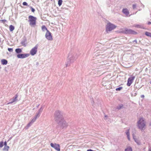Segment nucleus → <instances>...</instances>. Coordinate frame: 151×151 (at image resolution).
I'll list each match as a JSON object with an SVG mask.
<instances>
[{
    "instance_id": "1",
    "label": "nucleus",
    "mask_w": 151,
    "mask_h": 151,
    "mask_svg": "<svg viewBox=\"0 0 151 151\" xmlns=\"http://www.w3.org/2000/svg\"><path fill=\"white\" fill-rule=\"evenodd\" d=\"M145 125V122L144 119L143 118H139L137 122V126L141 130H143L144 129Z\"/></svg>"
},
{
    "instance_id": "2",
    "label": "nucleus",
    "mask_w": 151,
    "mask_h": 151,
    "mask_svg": "<svg viewBox=\"0 0 151 151\" xmlns=\"http://www.w3.org/2000/svg\"><path fill=\"white\" fill-rule=\"evenodd\" d=\"M54 117L55 120L57 122L63 119L62 113L61 111L58 110L55 111L54 113Z\"/></svg>"
},
{
    "instance_id": "3",
    "label": "nucleus",
    "mask_w": 151,
    "mask_h": 151,
    "mask_svg": "<svg viewBox=\"0 0 151 151\" xmlns=\"http://www.w3.org/2000/svg\"><path fill=\"white\" fill-rule=\"evenodd\" d=\"M78 57V55L76 53L71 52L69 53L68 58L70 62L73 63Z\"/></svg>"
},
{
    "instance_id": "4",
    "label": "nucleus",
    "mask_w": 151,
    "mask_h": 151,
    "mask_svg": "<svg viewBox=\"0 0 151 151\" xmlns=\"http://www.w3.org/2000/svg\"><path fill=\"white\" fill-rule=\"evenodd\" d=\"M28 22L29 24L31 27H34L36 24L37 18L32 15H29L28 17Z\"/></svg>"
},
{
    "instance_id": "5",
    "label": "nucleus",
    "mask_w": 151,
    "mask_h": 151,
    "mask_svg": "<svg viewBox=\"0 0 151 151\" xmlns=\"http://www.w3.org/2000/svg\"><path fill=\"white\" fill-rule=\"evenodd\" d=\"M116 26L114 25L110 22H109L107 24L106 26V32L109 33L112 30H113L116 27Z\"/></svg>"
},
{
    "instance_id": "6",
    "label": "nucleus",
    "mask_w": 151,
    "mask_h": 151,
    "mask_svg": "<svg viewBox=\"0 0 151 151\" xmlns=\"http://www.w3.org/2000/svg\"><path fill=\"white\" fill-rule=\"evenodd\" d=\"M121 32L127 34H133L136 35L137 34V32L132 29H127L126 28L125 29L122 30Z\"/></svg>"
},
{
    "instance_id": "7",
    "label": "nucleus",
    "mask_w": 151,
    "mask_h": 151,
    "mask_svg": "<svg viewBox=\"0 0 151 151\" xmlns=\"http://www.w3.org/2000/svg\"><path fill=\"white\" fill-rule=\"evenodd\" d=\"M58 122V125L63 129L67 127L68 126L67 124L63 119Z\"/></svg>"
},
{
    "instance_id": "8",
    "label": "nucleus",
    "mask_w": 151,
    "mask_h": 151,
    "mask_svg": "<svg viewBox=\"0 0 151 151\" xmlns=\"http://www.w3.org/2000/svg\"><path fill=\"white\" fill-rule=\"evenodd\" d=\"M38 45H37L35 46L32 48L30 51V53L32 55H34L36 54L38 47Z\"/></svg>"
},
{
    "instance_id": "9",
    "label": "nucleus",
    "mask_w": 151,
    "mask_h": 151,
    "mask_svg": "<svg viewBox=\"0 0 151 151\" xmlns=\"http://www.w3.org/2000/svg\"><path fill=\"white\" fill-rule=\"evenodd\" d=\"M50 145L52 147L54 148L57 150L58 151H60V146L59 144L56 143L53 144L52 143H51Z\"/></svg>"
},
{
    "instance_id": "10",
    "label": "nucleus",
    "mask_w": 151,
    "mask_h": 151,
    "mask_svg": "<svg viewBox=\"0 0 151 151\" xmlns=\"http://www.w3.org/2000/svg\"><path fill=\"white\" fill-rule=\"evenodd\" d=\"M45 36L46 39L48 40H52L51 33L48 30H47V31L46 32Z\"/></svg>"
},
{
    "instance_id": "11",
    "label": "nucleus",
    "mask_w": 151,
    "mask_h": 151,
    "mask_svg": "<svg viewBox=\"0 0 151 151\" xmlns=\"http://www.w3.org/2000/svg\"><path fill=\"white\" fill-rule=\"evenodd\" d=\"M135 76H133L131 77L128 78L127 80V85L128 86H130L131 84L132 83L133 80L135 78Z\"/></svg>"
},
{
    "instance_id": "12",
    "label": "nucleus",
    "mask_w": 151,
    "mask_h": 151,
    "mask_svg": "<svg viewBox=\"0 0 151 151\" xmlns=\"http://www.w3.org/2000/svg\"><path fill=\"white\" fill-rule=\"evenodd\" d=\"M28 54H19L17 55V57L20 58H24L27 57L29 56Z\"/></svg>"
},
{
    "instance_id": "13",
    "label": "nucleus",
    "mask_w": 151,
    "mask_h": 151,
    "mask_svg": "<svg viewBox=\"0 0 151 151\" xmlns=\"http://www.w3.org/2000/svg\"><path fill=\"white\" fill-rule=\"evenodd\" d=\"M18 95L17 94H16L15 95L14 97L12 99V101L8 103L7 104H12L15 101H17V98L18 97Z\"/></svg>"
},
{
    "instance_id": "14",
    "label": "nucleus",
    "mask_w": 151,
    "mask_h": 151,
    "mask_svg": "<svg viewBox=\"0 0 151 151\" xmlns=\"http://www.w3.org/2000/svg\"><path fill=\"white\" fill-rule=\"evenodd\" d=\"M122 12L127 16H128L129 14V12L128 10L127 9H122Z\"/></svg>"
},
{
    "instance_id": "15",
    "label": "nucleus",
    "mask_w": 151,
    "mask_h": 151,
    "mask_svg": "<svg viewBox=\"0 0 151 151\" xmlns=\"http://www.w3.org/2000/svg\"><path fill=\"white\" fill-rule=\"evenodd\" d=\"M109 84V82L108 81H103L102 82V85L104 86H106Z\"/></svg>"
},
{
    "instance_id": "16",
    "label": "nucleus",
    "mask_w": 151,
    "mask_h": 151,
    "mask_svg": "<svg viewBox=\"0 0 151 151\" xmlns=\"http://www.w3.org/2000/svg\"><path fill=\"white\" fill-rule=\"evenodd\" d=\"M133 138L134 139L135 141L137 143L138 145H140V142L137 139L135 138V136L134 134H132Z\"/></svg>"
},
{
    "instance_id": "17",
    "label": "nucleus",
    "mask_w": 151,
    "mask_h": 151,
    "mask_svg": "<svg viewBox=\"0 0 151 151\" xmlns=\"http://www.w3.org/2000/svg\"><path fill=\"white\" fill-rule=\"evenodd\" d=\"M1 63L3 65H6L7 63V61L5 59H3L1 60Z\"/></svg>"
},
{
    "instance_id": "18",
    "label": "nucleus",
    "mask_w": 151,
    "mask_h": 151,
    "mask_svg": "<svg viewBox=\"0 0 151 151\" xmlns=\"http://www.w3.org/2000/svg\"><path fill=\"white\" fill-rule=\"evenodd\" d=\"M126 134H127V138L129 140H130V136H129L130 133H129V129H128L127 131V132H126Z\"/></svg>"
},
{
    "instance_id": "19",
    "label": "nucleus",
    "mask_w": 151,
    "mask_h": 151,
    "mask_svg": "<svg viewBox=\"0 0 151 151\" xmlns=\"http://www.w3.org/2000/svg\"><path fill=\"white\" fill-rule=\"evenodd\" d=\"M126 134H127V138L129 140H130V136H129L130 133H129V129H128L127 131V132H126Z\"/></svg>"
},
{
    "instance_id": "20",
    "label": "nucleus",
    "mask_w": 151,
    "mask_h": 151,
    "mask_svg": "<svg viewBox=\"0 0 151 151\" xmlns=\"http://www.w3.org/2000/svg\"><path fill=\"white\" fill-rule=\"evenodd\" d=\"M124 151H132V150L131 147L128 146L125 149Z\"/></svg>"
},
{
    "instance_id": "21",
    "label": "nucleus",
    "mask_w": 151,
    "mask_h": 151,
    "mask_svg": "<svg viewBox=\"0 0 151 151\" xmlns=\"http://www.w3.org/2000/svg\"><path fill=\"white\" fill-rule=\"evenodd\" d=\"M15 52L17 53H19L22 52V50L20 48H17L16 49Z\"/></svg>"
},
{
    "instance_id": "22",
    "label": "nucleus",
    "mask_w": 151,
    "mask_h": 151,
    "mask_svg": "<svg viewBox=\"0 0 151 151\" xmlns=\"http://www.w3.org/2000/svg\"><path fill=\"white\" fill-rule=\"evenodd\" d=\"M71 63L70 62V60H69L68 59V60L65 63V65L66 67H67L68 66L70 65V63Z\"/></svg>"
},
{
    "instance_id": "23",
    "label": "nucleus",
    "mask_w": 151,
    "mask_h": 151,
    "mask_svg": "<svg viewBox=\"0 0 151 151\" xmlns=\"http://www.w3.org/2000/svg\"><path fill=\"white\" fill-rule=\"evenodd\" d=\"M9 28L10 31L11 32H12V31H13L14 29V26H13V25H11L9 26Z\"/></svg>"
},
{
    "instance_id": "24",
    "label": "nucleus",
    "mask_w": 151,
    "mask_h": 151,
    "mask_svg": "<svg viewBox=\"0 0 151 151\" xmlns=\"http://www.w3.org/2000/svg\"><path fill=\"white\" fill-rule=\"evenodd\" d=\"M9 148V147L8 146H4V148L3 149V150L7 151L8 150Z\"/></svg>"
},
{
    "instance_id": "25",
    "label": "nucleus",
    "mask_w": 151,
    "mask_h": 151,
    "mask_svg": "<svg viewBox=\"0 0 151 151\" xmlns=\"http://www.w3.org/2000/svg\"><path fill=\"white\" fill-rule=\"evenodd\" d=\"M42 30L43 31H45V30H46L47 32V30H48L45 26H42Z\"/></svg>"
},
{
    "instance_id": "26",
    "label": "nucleus",
    "mask_w": 151,
    "mask_h": 151,
    "mask_svg": "<svg viewBox=\"0 0 151 151\" xmlns=\"http://www.w3.org/2000/svg\"><path fill=\"white\" fill-rule=\"evenodd\" d=\"M145 34L146 36L151 37V33L147 32H145Z\"/></svg>"
},
{
    "instance_id": "27",
    "label": "nucleus",
    "mask_w": 151,
    "mask_h": 151,
    "mask_svg": "<svg viewBox=\"0 0 151 151\" xmlns=\"http://www.w3.org/2000/svg\"><path fill=\"white\" fill-rule=\"evenodd\" d=\"M123 107V105L122 104H120L119 105L117 106L116 109L118 110L121 109Z\"/></svg>"
},
{
    "instance_id": "28",
    "label": "nucleus",
    "mask_w": 151,
    "mask_h": 151,
    "mask_svg": "<svg viewBox=\"0 0 151 151\" xmlns=\"http://www.w3.org/2000/svg\"><path fill=\"white\" fill-rule=\"evenodd\" d=\"M63 1L62 0H59L58 1V4L59 6H60L62 4Z\"/></svg>"
},
{
    "instance_id": "29",
    "label": "nucleus",
    "mask_w": 151,
    "mask_h": 151,
    "mask_svg": "<svg viewBox=\"0 0 151 151\" xmlns=\"http://www.w3.org/2000/svg\"><path fill=\"white\" fill-rule=\"evenodd\" d=\"M43 110V108H42V107H41L39 110L38 112L37 113H39L40 114L42 112Z\"/></svg>"
},
{
    "instance_id": "30",
    "label": "nucleus",
    "mask_w": 151,
    "mask_h": 151,
    "mask_svg": "<svg viewBox=\"0 0 151 151\" xmlns=\"http://www.w3.org/2000/svg\"><path fill=\"white\" fill-rule=\"evenodd\" d=\"M123 88L122 87H120L119 88H117L116 89V91H119L122 89Z\"/></svg>"
},
{
    "instance_id": "31",
    "label": "nucleus",
    "mask_w": 151,
    "mask_h": 151,
    "mask_svg": "<svg viewBox=\"0 0 151 151\" xmlns=\"http://www.w3.org/2000/svg\"><path fill=\"white\" fill-rule=\"evenodd\" d=\"M37 119V118L34 117L31 121L32 123H33V122H34L36 121Z\"/></svg>"
},
{
    "instance_id": "32",
    "label": "nucleus",
    "mask_w": 151,
    "mask_h": 151,
    "mask_svg": "<svg viewBox=\"0 0 151 151\" xmlns=\"http://www.w3.org/2000/svg\"><path fill=\"white\" fill-rule=\"evenodd\" d=\"M3 142L2 141H1L0 142V148L2 147L3 146Z\"/></svg>"
},
{
    "instance_id": "33",
    "label": "nucleus",
    "mask_w": 151,
    "mask_h": 151,
    "mask_svg": "<svg viewBox=\"0 0 151 151\" xmlns=\"http://www.w3.org/2000/svg\"><path fill=\"white\" fill-rule=\"evenodd\" d=\"M40 116V114H39L38 113H37L36 115H35V117H36V118H37L39 117Z\"/></svg>"
},
{
    "instance_id": "34",
    "label": "nucleus",
    "mask_w": 151,
    "mask_h": 151,
    "mask_svg": "<svg viewBox=\"0 0 151 151\" xmlns=\"http://www.w3.org/2000/svg\"><path fill=\"white\" fill-rule=\"evenodd\" d=\"M32 122H29L27 124V127H29L31 126V125L32 124Z\"/></svg>"
},
{
    "instance_id": "35",
    "label": "nucleus",
    "mask_w": 151,
    "mask_h": 151,
    "mask_svg": "<svg viewBox=\"0 0 151 151\" xmlns=\"http://www.w3.org/2000/svg\"><path fill=\"white\" fill-rule=\"evenodd\" d=\"M30 9H31L32 11V12H34L35 11V9L33 8L32 6H30Z\"/></svg>"
},
{
    "instance_id": "36",
    "label": "nucleus",
    "mask_w": 151,
    "mask_h": 151,
    "mask_svg": "<svg viewBox=\"0 0 151 151\" xmlns=\"http://www.w3.org/2000/svg\"><path fill=\"white\" fill-rule=\"evenodd\" d=\"M135 27L142 28V26L139 25H136L135 26Z\"/></svg>"
},
{
    "instance_id": "37",
    "label": "nucleus",
    "mask_w": 151,
    "mask_h": 151,
    "mask_svg": "<svg viewBox=\"0 0 151 151\" xmlns=\"http://www.w3.org/2000/svg\"><path fill=\"white\" fill-rule=\"evenodd\" d=\"M8 50L10 52H12L13 51V49L11 48H8Z\"/></svg>"
},
{
    "instance_id": "38",
    "label": "nucleus",
    "mask_w": 151,
    "mask_h": 151,
    "mask_svg": "<svg viewBox=\"0 0 151 151\" xmlns=\"http://www.w3.org/2000/svg\"><path fill=\"white\" fill-rule=\"evenodd\" d=\"M22 4L24 6H27V4L26 2H24Z\"/></svg>"
},
{
    "instance_id": "39",
    "label": "nucleus",
    "mask_w": 151,
    "mask_h": 151,
    "mask_svg": "<svg viewBox=\"0 0 151 151\" xmlns=\"http://www.w3.org/2000/svg\"><path fill=\"white\" fill-rule=\"evenodd\" d=\"M136 4H133V9H134L136 7Z\"/></svg>"
},
{
    "instance_id": "40",
    "label": "nucleus",
    "mask_w": 151,
    "mask_h": 151,
    "mask_svg": "<svg viewBox=\"0 0 151 151\" xmlns=\"http://www.w3.org/2000/svg\"><path fill=\"white\" fill-rule=\"evenodd\" d=\"M4 146H7V143L6 142H4Z\"/></svg>"
},
{
    "instance_id": "41",
    "label": "nucleus",
    "mask_w": 151,
    "mask_h": 151,
    "mask_svg": "<svg viewBox=\"0 0 151 151\" xmlns=\"http://www.w3.org/2000/svg\"><path fill=\"white\" fill-rule=\"evenodd\" d=\"M149 151H151V147H149Z\"/></svg>"
},
{
    "instance_id": "42",
    "label": "nucleus",
    "mask_w": 151,
    "mask_h": 151,
    "mask_svg": "<svg viewBox=\"0 0 151 151\" xmlns=\"http://www.w3.org/2000/svg\"><path fill=\"white\" fill-rule=\"evenodd\" d=\"M87 151H93V150L91 149H89L87 150Z\"/></svg>"
},
{
    "instance_id": "43",
    "label": "nucleus",
    "mask_w": 151,
    "mask_h": 151,
    "mask_svg": "<svg viewBox=\"0 0 151 151\" xmlns=\"http://www.w3.org/2000/svg\"><path fill=\"white\" fill-rule=\"evenodd\" d=\"M145 97V96L144 95H142L141 96V97L142 98H144Z\"/></svg>"
},
{
    "instance_id": "44",
    "label": "nucleus",
    "mask_w": 151,
    "mask_h": 151,
    "mask_svg": "<svg viewBox=\"0 0 151 151\" xmlns=\"http://www.w3.org/2000/svg\"><path fill=\"white\" fill-rule=\"evenodd\" d=\"M29 127H27V126L25 127V128L26 129H28V128H29Z\"/></svg>"
},
{
    "instance_id": "45",
    "label": "nucleus",
    "mask_w": 151,
    "mask_h": 151,
    "mask_svg": "<svg viewBox=\"0 0 151 151\" xmlns=\"http://www.w3.org/2000/svg\"><path fill=\"white\" fill-rule=\"evenodd\" d=\"M148 24H151V22H149L148 23Z\"/></svg>"
},
{
    "instance_id": "46",
    "label": "nucleus",
    "mask_w": 151,
    "mask_h": 151,
    "mask_svg": "<svg viewBox=\"0 0 151 151\" xmlns=\"http://www.w3.org/2000/svg\"><path fill=\"white\" fill-rule=\"evenodd\" d=\"M105 117H107V116L106 115H105Z\"/></svg>"
},
{
    "instance_id": "47",
    "label": "nucleus",
    "mask_w": 151,
    "mask_h": 151,
    "mask_svg": "<svg viewBox=\"0 0 151 151\" xmlns=\"http://www.w3.org/2000/svg\"><path fill=\"white\" fill-rule=\"evenodd\" d=\"M134 41L136 42V40H134Z\"/></svg>"
},
{
    "instance_id": "48",
    "label": "nucleus",
    "mask_w": 151,
    "mask_h": 151,
    "mask_svg": "<svg viewBox=\"0 0 151 151\" xmlns=\"http://www.w3.org/2000/svg\"><path fill=\"white\" fill-rule=\"evenodd\" d=\"M150 83L151 84V81L150 82Z\"/></svg>"
}]
</instances>
